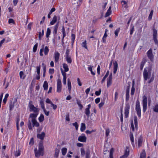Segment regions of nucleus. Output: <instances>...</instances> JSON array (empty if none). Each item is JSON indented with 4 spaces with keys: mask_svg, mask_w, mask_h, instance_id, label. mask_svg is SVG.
Here are the masks:
<instances>
[{
    "mask_svg": "<svg viewBox=\"0 0 158 158\" xmlns=\"http://www.w3.org/2000/svg\"><path fill=\"white\" fill-rule=\"evenodd\" d=\"M140 109L139 101L138 99H137L136 102L135 110Z\"/></svg>",
    "mask_w": 158,
    "mask_h": 158,
    "instance_id": "21",
    "label": "nucleus"
},
{
    "mask_svg": "<svg viewBox=\"0 0 158 158\" xmlns=\"http://www.w3.org/2000/svg\"><path fill=\"white\" fill-rule=\"evenodd\" d=\"M42 46L43 47L42 48H41L40 49V55L41 56H43V52H44V45H42Z\"/></svg>",
    "mask_w": 158,
    "mask_h": 158,
    "instance_id": "49",
    "label": "nucleus"
},
{
    "mask_svg": "<svg viewBox=\"0 0 158 158\" xmlns=\"http://www.w3.org/2000/svg\"><path fill=\"white\" fill-rule=\"evenodd\" d=\"M31 122L32 123V127H38L40 126V124L39 123L37 122L36 119H34L31 120Z\"/></svg>",
    "mask_w": 158,
    "mask_h": 158,
    "instance_id": "16",
    "label": "nucleus"
},
{
    "mask_svg": "<svg viewBox=\"0 0 158 158\" xmlns=\"http://www.w3.org/2000/svg\"><path fill=\"white\" fill-rule=\"evenodd\" d=\"M85 113L88 117H89L90 115V111L89 109L86 108L85 110Z\"/></svg>",
    "mask_w": 158,
    "mask_h": 158,
    "instance_id": "26",
    "label": "nucleus"
},
{
    "mask_svg": "<svg viewBox=\"0 0 158 158\" xmlns=\"http://www.w3.org/2000/svg\"><path fill=\"white\" fill-rule=\"evenodd\" d=\"M48 84L46 81H45L43 85L44 90H47L48 89Z\"/></svg>",
    "mask_w": 158,
    "mask_h": 158,
    "instance_id": "22",
    "label": "nucleus"
},
{
    "mask_svg": "<svg viewBox=\"0 0 158 158\" xmlns=\"http://www.w3.org/2000/svg\"><path fill=\"white\" fill-rule=\"evenodd\" d=\"M81 156L84 157L85 154V158H90V151L89 148L86 149L85 151V149L82 148H81Z\"/></svg>",
    "mask_w": 158,
    "mask_h": 158,
    "instance_id": "2",
    "label": "nucleus"
},
{
    "mask_svg": "<svg viewBox=\"0 0 158 158\" xmlns=\"http://www.w3.org/2000/svg\"><path fill=\"white\" fill-rule=\"evenodd\" d=\"M146 61L144 60H143L141 61L140 66V69L141 70H142L143 68V66L145 64V63Z\"/></svg>",
    "mask_w": 158,
    "mask_h": 158,
    "instance_id": "36",
    "label": "nucleus"
},
{
    "mask_svg": "<svg viewBox=\"0 0 158 158\" xmlns=\"http://www.w3.org/2000/svg\"><path fill=\"white\" fill-rule=\"evenodd\" d=\"M87 138L84 134H82L81 136H80L78 140L79 141L82 142H85L86 141Z\"/></svg>",
    "mask_w": 158,
    "mask_h": 158,
    "instance_id": "7",
    "label": "nucleus"
},
{
    "mask_svg": "<svg viewBox=\"0 0 158 158\" xmlns=\"http://www.w3.org/2000/svg\"><path fill=\"white\" fill-rule=\"evenodd\" d=\"M61 86H57V92H60L61 91Z\"/></svg>",
    "mask_w": 158,
    "mask_h": 158,
    "instance_id": "61",
    "label": "nucleus"
},
{
    "mask_svg": "<svg viewBox=\"0 0 158 158\" xmlns=\"http://www.w3.org/2000/svg\"><path fill=\"white\" fill-rule=\"evenodd\" d=\"M152 30H153V40L155 44L158 46V40L157 39V31L155 29L154 27H153Z\"/></svg>",
    "mask_w": 158,
    "mask_h": 158,
    "instance_id": "4",
    "label": "nucleus"
},
{
    "mask_svg": "<svg viewBox=\"0 0 158 158\" xmlns=\"http://www.w3.org/2000/svg\"><path fill=\"white\" fill-rule=\"evenodd\" d=\"M49 51V49L47 46H45L44 49V53L45 55H47Z\"/></svg>",
    "mask_w": 158,
    "mask_h": 158,
    "instance_id": "39",
    "label": "nucleus"
},
{
    "mask_svg": "<svg viewBox=\"0 0 158 158\" xmlns=\"http://www.w3.org/2000/svg\"><path fill=\"white\" fill-rule=\"evenodd\" d=\"M86 41L85 40L83 42L82 44V46L83 47L85 48L86 49H88V48L86 45Z\"/></svg>",
    "mask_w": 158,
    "mask_h": 158,
    "instance_id": "47",
    "label": "nucleus"
},
{
    "mask_svg": "<svg viewBox=\"0 0 158 158\" xmlns=\"http://www.w3.org/2000/svg\"><path fill=\"white\" fill-rule=\"evenodd\" d=\"M105 103V100H102L101 102L99 104V108H101L104 105Z\"/></svg>",
    "mask_w": 158,
    "mask_h": 158,
    "instance_id": "48",
    "label": "nucleus"
},
{
    "mask_svg": "<svg viewBox=\"0 0 158 158\" xmlns=\"http://www.w3.org/2000/svg\"><path fill=\"white\" fill-rule=\"evenodd\" d=\"M135 89V87H132L131 90V95H133L134 94Z\"/></svg>",
    "mask_w": 158,
    "mask_h": 158,
    "instance_id": "60",
    "label": "nucleus"
},
{
    "mask_svg": "<svg viewBox=\"0 0 158 158\" xmlns=\"http://www.w3.org/2000/svg\"><path fill=\"white\" fill-rule=\"evenodd\" d=\"M134 124L135 126H136L138 125L137 118L136 116H134Z\"/></svg>",
    "mask_w": 158,
    "mask_h": 158,
    "instance_id": "46",
    "label": "nucleus"
},
{
    "mask_svg": "<svg viewBox=\"0 0 158 158\" xmlns=\"http://www.w3.org/2000/svg\"><path fill=\"white\" fill-rule=\"evenodd\" d=\"M57 147H59L58 148H56L55 149V152L54 155V157L56 158H57L59 156L60 149V146L59 144H57Z\"/></svg>",
    "mask_w": 158,
    "mask_h": 158,
    "instance_id": "9",
    "label": "nucleus"
},
{
    "mask_svg": "<svg viewBox=\"0 0 158 158\" xmlns=\"http://www.w3.org/2000/svg\"><path fill=\"white\" fill-rule=\"evenodd\" d=\"M130 137L131 143L132 144L134 143V137L133 133L131 132H130Z\"/></svg>",
    "mask_w": 158,
    "mask_h": 158,
    "instance_id": "29",
    "label": "nucleus"
},
{
    "mask_svg": "<svg viewBox=\"0 0 158 158\" xmlns=\"http://www.w3.org/2000/svg\"><path fill=\"white\" fill-rule=\"evenodd\" d=\"M130 108V106L128 103L126 104L125 108V118H127L128 116L129 110Z\"/></svg>",
    "mask_w": 158,
    "mask_h": 158,
    "instance_id": "6",
    "label": "nucleus"
},
{
    "mask_svg": "<svg viewBox=\"0 0 158 158\" xmlns=\"http://www.w3.org/2000/svg\"><path fill=\"white\" fill-rule=\"evenodd\" d=\"M51 32V30L49 28H48L47 29V31L46 33V37L48 38Z\"/></svg>",
    "mask_w": 158,
    "mask_h": 158,
    "instance_id": "32",
    "label": "nucleus"
},
{
    "mask_svg": "<svg viewBox=\"0 0 158 158\" xmlns=\"http://www.w3.org/2000/svg\"><path fill=\"white\" fill-rule=\"evenodd\" d=\"M27 126L29 130H31L32 129V127L31 126V123L30 119H28V124H27Z\"/></svg>",
    "mask_w": 158,
    "mask_h": 158,
    "instance_id": "34",
    "label": "nucleus"
},
{
    "mask_svg": "<svg viewBox=\"0 0 158 158\" xmlns=\"http://www.w3.org/2000/svg\"><path fill=\"white\" fill-rule=\"evenodd\" d=\"M59 26L58 23H57L54 27V30L53 31V33L54 35H56L57 31V29Z\"/></svg>",
    "mask_w": 158,
    "mask_h": 158,
    "instance_id": "17",
    "label": "nucleus"
},
{
    "mask_svg": "<svg viewBox=\"0 0 158 158\" xmlns=\"http://www.w3.org/2000/svg\"><path fill=\"white\" fill-rule=\"evenodd\" d=\"M129 154V147L127 146L126 147V149L125 151L124 155L120 157V158H127Z\"/></svg>",
    "mask_w": 158,
    "mask_h": 158,
    "instance_id": "8",
    "label": "nucleus"
},
{
    "mask_svg": "<svg viewBox=\"0 0 158 158\" xmlns=\"http://www.w3.org/2000/svg\"><path fill=\"white\" fill-rule=\"evenodd\" d=\"M34 144V141L33 138H32L30 140L29 142V144L31 146L33 145Z\"/></svg>",
    "mask_w": 158,
    "mask_h": 158,
    "instance_id": "54",
    "label": "nucleus"
},
{
    "mask_svg": "<svg viewBox=\"0 0 158 158\" xmlns=\"http://www.w3.org/2000/svg\"><path fill=\"white\" fill-rule=\"evenodd\" d=\"M86 127L85 124L84 123H81V131H83L85 129Z\"/></svg>",
    "mask_w": 158,
    "mask_h": 158,
    "instance_id": "30",
    "label": "nucleus"
},
{
    "mask_svg": "<svg viewBox=\"0 0 158 158\" xmlns=\"http://www.w3.org/2000/svg\"><path fill=\"white\" fill-rule=\"evenodd\" d=\"M63 65V68L64 69V71L65 72H68L69 70L68 65L65 63H64Z\"/></svg>",
    "mask_w": 158,
    "mask_h": 158,
    "instance_id": "24",
    "label": "nucleus"
},
{
    "mask_svg": "<svg viewBox=\"0 0 158 158\" xmlns=\"http://www.w3.org/2000/svg\"><path fill=\"white\" fill-rule=\"evenodd\" d=\"M107 87H109L112 84V80L107 79Z\"/></svg>",
    "mask_w": 158,
    "mask_h": 158,
    "instance_id": "37",
    "label": "nucleus"
},
{
    "mask_svg": "<svg viewBox=\"0 0 158 158\" xmlns=\"http://www.w3.org/2000/svg\"><path fill=\"white\" fill-rule=\"evenodd\" d=\"M39 111V109L38 108H36V107H35V109H32L30 110V111H32L34 112L35 113H38Z\"/></svg>",
    "mask_w": 158,
    "mask_h": 158,
    "instance_id": "41",
    "label": "nucleus"
},
{
    "mask_svg": "<svg viewBox=\"0 0 158 158\" xmlns=\"http://www.w3.org/2000/svg\"><path fill=\"white\" fill-rule=\"evenodd\" d=\"M62 32L63 34V36L64 37L66 36V32L64 26H63L62 29Z\"/></svg>",
    "mask_w": 158,
    "mask_h": 158,
    "instance_id": "42",
    "label": "nucleus"
},
{
    "mask_svg": "<svg viewBox=\"0 0 158 158\" xmlns=\"http://www.w3.org/2000/svg\"><path fill=\"white\" fill-rule=\"evenodd\" d=\"M113 64L114 65L113 73L115 74L116 73L118 69V64L117 62L115 60L113 61Z\"/></svg>",
    "mask_w": 158,
    "mask_h": 158,
    "instance_id": "12",
    "label": "nucleus"
},
{
    "mask_svg": "<svg viewBox=\"0 0 158 158\" xmlns=\"http://www.w3.org/2000/svg\"><path fill=\"white\" fill-rule=\"evenodd\" d=\"M120 30V28L119 27L118 28L114 31V34L116 37L118 36V33L119 32Z\"/></svg>",
    "mask_w": 158,
    "mask_h": 158,
    "instance_id": "43",
    "label": "nucleus"
},
{
    "mask_svg": "<svg viewBox=\"0 0 158 158\" xmlns=\"http://www.w3.org/2000/svg\"><path fill=\"white\" fill-rule=\"evenodd\" d=\"M111 7L110 6L108 10H107V12L105 14V17H106L109 16L111 14Z\"/></svg>",
    "mask_w": 158,
    "mask_h": 158,
    "instance_id": "18",
    "label": "nucleus"
},
{
    "mask_svg": "<svg viewBox=\"0 0 158 158\" xmlns=\"http://www.w3.org/2000/svg\"><path fill=\"white\" fill-rule=\"evenodd\" d=\"M66 60L68 63L70 64L71 63L72 60L70 56H65Z\"/></svg>",
    "mask_w": 158,
    "mask_h": 158,
    "instance_id": "25",
    "label": "nucleus"
},
{
    "mask_svg": "<svg viewBox=\"0 0 158 158\" xmlns=\"http://www.w3.org/2000/svg\"><path fill=\"white\" fill-rule=\"evenodd\" d=\"M101 92V89H99L98 91H96L95 92V94L97 96L99 95Z\"/></svg>",
    "mask_w": 158,
    "mask_h": 158,
    "instance_id": "55",
    "label": "nucleus"
},
{
    "mask_svg": "<svg viewBox=\"0 0 158 158\" xmlns=\"http://www.w3.org/2000/svg\"><path fill=\"white\" fill-rule=\"evenodd\" d=\"M143 100L142 101L143 111L144 113H145L147 109V98L145 96H144L143 97Z\"/></svg>",
    "mask_w": 158,
    "mask_h": 158,
    "instance_id": "3",
    "label": "nucleus"
},
{
    "mask_svg": "<svg viewBox=\"0 0 158 158\" xmlns=\"http://www.w3.org/2000/svg\"><path fill=\"white\" fill-rule=\"evenodd\" d=\"M147 56L148 58L152 61L153 58V55L152 54V50L150 49L147 52Z\"/></svg>",
    "mask_w": 158,
    "mask_h": 158,
    "instance_id": "10",
    "label": "nucleus"
},
{
    "mask_svg": "<svg viewBox=\"0 0 158 158\" xmlns=\"http://www.w3.org/2000/svg\"><path fill=\"white\" fill-rule=\"evenodd\" d=\"M114 152V149L111 148L110 150V158H114L113 157V154Z\"/></svg>",
    "mask_w": 158,
    "mask_h": 158,
    "instance_id": "38",
    "label": "nucleus"
},
{
    "mask_svg": "<svg viewBox=\"0 0 158 158\" xmlns=\"http://www.w3.org/2000/svg\"><path fill=\"white\" fill-rule=\"evenodd\" d=\"M14 103L12 104V103H11L9 105V107H10V110H12L13 109L14 106Z\"/></svg>",
    "mask_w": 158,
    "mask_h": 158,
    "instance_id": "63",
    "label": "nucleus"
},
{
    "mask_svg": "<svg viewBox=\"0 0 158 158\" xmlns=\"http://www.w3.org/2000/svg\"><path fill=\"white\" fill-rule=\"evenodd\" d=\"M130 85L127 86L126 90V101H128L129 99Z\"/></svg>",
    "mask_w": 158,
    "mask_h": 158,
    "instance_id": "11",
    "label": "nucleus"
},
{
    "mask_svg": "<svg viewBox=\"0 0 158 158\" xmlns=\"http://www.w3.org/2000/svg\"><path fill=\"white\" fill-rule=\"evenodd\" d=\"M75 38V35L74 34H72L71 35V41L73 43L74 42Z\"/></svg>",
    "mask_w": 158,
    "mask_h": 158,
    "instance_id": "56",
    "label": "nucleus"
},
{
    "mask_svg": "<svg viewBox=\"0 0 158 158\" xmlns=\"http://www.w3.org/2000/svg\"><path fill=\"white\" fill-rule=\"evenodd\" d=\"M45 136V134L44 132H42L41 134H38L37 135V137L42 140L44 139Z\"/></svg>",
    "mask_w": 158,
    "mask_h": 158,
    "instance_id": "15",
    "label": "nucleus"
},
{
    "mask_svg": "<svg viewBox=\"0 0 158 158\" xmlns=\"http://www.w3.org/2000/svg\"><path fill=\"white\" fill-rule=\"evenodd\" d=\"M38 43H36L34 46L33 51L34 52H35L37 50L38 47Z\"/></svg>",
    "mask_w": 158,
    "mask_h": 158,
    "instance_id": "44",
    "label": "nucleus"
},
{
    "mask_svg": "<svg viewBox=\"0 0 158 158\" xmlns=\"http://www.w3.org/2000/svg\"><path fill=\"white\" fill-rule=\"evenodd\" d=\"M38 113H31L30 114L28 119H30V118H32L31 120H33L34 119H36V118L37 117V115H38Z\"/></svg>",
    "mask_w": 158,
    "mask_h": 158,
    "instance_id": "14",
    "label": "nucleus"
},
{
    "mask_svg": "<svg viewBox=\"0 0 158 158\" xmlns=\"http://www.w3.org/2000/svg\"><path fill=\"white\" fill-rule=\"evenodd\" d=\"M146 152L144 150H143L140 154L139 158H145Z\"/></svg>",
    "mask_w": 158,
    "mask_h": 158,
    "instance_id": "27",
    "label": "nucleus"
},
{
    "mask_svg": "<svg viewBox=\"0 0 158 158\" xmlns=\"http://www.w3.org/2000/svg\"><path fill=\"white\" fill-rule=\"evenodd\" d=\"M19 76L20 78L23 79H24L26 77V75L22 71H21L20 72Z\"/></svg>",
    "mask_w": 158,
    "mask_h": 158,
    "instance_id": "23",
    "label": "nucleus"
},
{
    "mask_svg": "<svg viewBox=\"0 0 158 158\" xmlns=\"http://www.w3.org/2000/svg\"><path fill=\"white\" fill-rule=\"evenodd\" d=\"M153 12V10H151V11L150 12V14L148 16V20L149 21L151 20L152 19Z\"/></svg>",
    "mask_w": 158,
    "mask_h": 158,
    "instance_id": "45",
    "label": "nucleus"
},
{
    "mask_svg": "<svg viewBox=\"0 0 158 158\" xmlns=\"http://www.w3.org/2000/svg\"><path fill=\"white\" fill-rule=\"evenodd\" d=\"M134 26H132L131 25V28L130 30V34L131 35H132L133 34V32L134 31Z\"/></svg>",
    "mask_w": 158,
    "mask_h": 158,
    "instance_id": "53",
    "label": "nucleus"
},
{
    "mask_svg": "<svg viewBox=\"0 0 158 158\" xmlns=\"http://www.w3.org/2000/svg\"><path fill=\"white\" fill-rule=\"evenodd\" d=\"M57 20V17L56 15L54 16L52 20L50 22V24L51 25H53L56 23Z\"/></svg>",
    "mask_w": 158,
    "mask_h": 158,
    "instance_id": "19",
    "label": "nucleus"
},
{
    "mask_svg": "<svg viewBox=\"0 0 158 158\" xmlns=\"http://www.w3.org/2000/svg\"><path fill=\"white\" fill-rule=\"evenodd\" d=\"M57 86H61V82L60 79H58L57 81Z\"/></svg>",
    "mask_w": 158,
    "mask_h": 158,
    "instance_id": "64",
    "label": "nucleus"
},
{
    "mask_svg": "<svg viewBox=\"0 0 158 158\" xmlns=\"http://www.w3.org/2000/svg\"><path fill=\"white\" fill-rule=\"evenodd\" d=\"M44 148L42 141H40L39 144V150L35 148L34 149L35 156L36 157L39 158L40 156H43L44 153Z\"/></svg>",
    "mask_w": 158,
    "mask_h": 158,
    "instance_id": "1",
    "label": "nucleus"
},
{
    "mask_svg": "<svg viewBox=\"0 0 158 158\" xmlns=\"http://www.w3.org/2000/svg\"><path fill=\"white\" fill-rule=\"evenodd\" d=\"M40 66L39 65L38 66L36 67V72L37 73V75H40Z\"/></svg>",
    "mask_w": 158,
    "mask_h": 158,
    "instance_id": "52",
    "label": "nucleus"
},
{
    "mask_svg": "<svg viewBox=\"0 0 158 158\" xmlns=\"http://www.w3.org/2000/svg\"><path fill=\"white\" fill-rule=\"evenodd\" d=\"M54 72V69H50L49 70V73L50 74H52Z\"/></svg>",
    "mask_w": 158,
    "mask_h": 158,
    "instance_id": "58",
    "label": "nucleus"
},
{
    "mask_svg": "<svg viewBox=\"0 0 158 158\" xmlns=\"http://www.w3.org/2000/svg\"><path fill=\"white\" fill-rule=\"evenodd\" d=\"M44 112L45 114L47 116H48L49 115V111H47L46 109H43Z\"/></svg>",
    "mask_w": 158,
    "mask_h": 158,
    "instance_id": "62",
    "label": "nucleus"
},
{
    "mask_svg": "<svg viewBox=\"0 0 158 158\" xmlns=\"http://www.w3.org/2000/svg\"><path fill=\"white\" fill-rule=\"evenodd\" d=\"M40 102L42 108L43 109H45L44 102L43 99L40 100Z\"/></svg>",
    "mask_w": 158,
    "mask_h": 158,
    "instance_id": "33",
    "label": "nucleus"
},
{
    "mask_svg": "<svg viewBox=\"0 0 158 158\" xmlns=\"http://www.w3.org/2000/svg\"><path fill=\"white\" fill-rule=\"evenodd\" d=\"M148 68H145L143 72V76L145 81H147L148 79V73H150L151 71V68H149L148 70Z\"/></svg>",
    "mask_w": 158,
    "mask_h": 158,
    "instance_id": "5",
    "label": "nucleus"
},
{
    "mask_svg": "<svg viewBox=\"0 0 158 158\" xmlns=\"http://www.w3.org/2000/svg\"><path fill=\"white\" fill-rule=\"evenodd\" d=\"M73 125L75 127L76 129V130H77L78 129V126L77 122H75V123H73Z\"/></svg>",
    "mask_w": 158,
    "mask_h": 158,
    "instance_id": "57",
    "label": "nucleus"
},
{
    "mask_svg": "<svg viewBox=\"0 0 158 158\" xmlns=\"http://www.w3.org/2000/svg\"><path fill=\"white\" fill-rule=\"evenodd\" d=\"M60 56V53L58 52H55L54 53V56L55 58V61L56 62H57L59 59Z\"/></svg>",
    "mask_w": 158,
    "mask_h": 158,
    "instance_id": "13",
    "label": "nucleus"
},
{
    "mask_svg": "<svg viewBox=\"0 0 158 158\" xmlns=\"http://www.w3.org/2000/svg\"><path fill=\"white\" fill-rule=\"evenodd\" d=\"M153 111L156 113L158 112V104H156L153 108Z\"/></svg>",
    "mask_w": 158,
    "mask_h": 158,
    "instance_id": "51",
    "label": "nucleus"
},
{
    "mask_svg": "<svg viewBox=\"0 0 158 158\" xmlns=\"http://www.w3.org/2000/svg\"><path fill=\"white\" fill-rule=\"evenodd\" d=\"M143 142V139L142 137L140 136L138 139V146L139 147H140V145H141L142 144Z\"/></svg>",
    "mask_w": 158,
    "mask_h": 158,
    "instance_id": "31",
    "label": "nucleus"
},
{
    "mask_svg": "<svg viewBox=\"0 0 158 158\" xmlns=\"http://www.w3.org/2000/svg\"><path fill=\"white\" fill-rule=\"evenodd\" d=\"M68 87L69 92L70 93L71 89V85L70 81L69 79L68 80Z\"/></svg>",
    "mask_w": 158,
    "mask_h": 158,
    "instance_id": "20",
    "label": "nucleus"
},
{
    "mask_svg": "<svg viewBox=\"0 0 158 158\" xmlns=\"http://www.w3.org/2000/svg\"><path fill=\"white\" fill-rule=\"evenodd\" d=\"M67 149L66 148H63L61 149V152L63 156H64L66 154L67 152Z\"/></svg>",
    "mask_w": 158,
    "mask_h": 158,
    "instance_id": "28",
    "label": "nucleus"
},
{
    "mask_svg": "<svg viewBox=\"0 0 158 158\" xmlns=\"http://www.w3.org/2000/svg\"><path fill=\"white\" fill-rule=\"evenodd\" d=\"M8 23L9 24L13 23L14 24H15V23L14 20L12 19H9Z\"/></svg>",
    "mask_w": 158,
    "mask_h": 158,
    "instance_id": "59",
    "label": "nucleus"
},
{
    "mask_svg": "<svg viewBox=\"0 0 158 158\" xmlns=\"http://www.w3.org/2000/svg\"><path fill=\"white\" fill-rule=\"evenodd\" d=\"M44 120V116L43 114H41L39 118V120L40 122H42Z\"/></svg>",
    "mask_w": 158,
    "mask_h": 158,
    "instance_id": "35",
    "label": "nucleus"
},
{
    "mask_svg": "<svg viewBox=\"0 0 158 158\" xmlns=\"http://www.w3.org/2000/svg\"><path fill=\"white\" fill-rule=\"evenodd\" d=\"M9 95L8 94H6L5 95V97H4V99H3V103H4V104H6V101H7V98H8Z\"/></svg>",
    "mask_w": 158,
    "mask_h": 158,
    "instance_id": "40",
    "label": "nucleus"
},
{
    "mask_svg": "<svg viewBox=\"0 0 158 158\" xmlns=\"http://www.w3.org/2000/svg\"><path fill=\"white\" fill-rule=\"evenodd\" d=\"M137 112V114L139 118H140L141 116V109L140 110H136Z\"/></svg>",
    "mask_w": 158,
    "mask_h": 158,
    "instance_id": "50",
    "label": "nucleus"
}]
</instances>
